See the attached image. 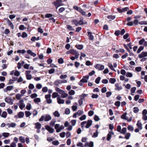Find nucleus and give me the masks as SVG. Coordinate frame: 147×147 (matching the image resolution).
<instances>
[{
	"instance_id": "1",
	"label": "nucleus",
	"mask_w": 147,
	"mask_h": 147,
	"mask_svg": "<svg viewBox=\"0 0 147 147\" xmlns=\"http://www.w3.org/2000/svg\"><path fill=\"white\" fill-rule=\"evenodd\" d=\"M89 76H92V71L90 72L89 73V75H86L82 78L81 80V81L83 83H86L87 82L89 78Z\"/></svg>"
},
{
	"instance_id": "2",
	"label": "nucleus",
	"mask_w": 147,
	"mask_h": 147,
	"mask_svg": "<svg viewBox=\"0 0 147 147\" xmlns=\"http://www.w3.org/2000/svg\"><path fill=\"white\" fill-rule=\"evenodd\" d=\"M61 1L60 0H57L53 2V4L55 5L56 8L57 9L58 7L61 5Z\"/></svg>"
},
{
	"instance_id": "3",
	"label": "nucleus",
	"mask_w": 147,
	"mask_h": 147,
	"mask_svg": "<svg viewBox=\"0 0 147 147\" xmlns=\"http://www.w3.org/2000/svg\"><path fill=\"white\" fill-rule=\"evenodd\" d=\"M129 9L128 7H126L122 9H121L119 8H118L117 9V11L120 13H121L123 12H125V11H127L129 10Z\"/></svg>"
},
{
	"instance_id": "4",
	"label": "nucleus",
	"mask_w": 147,
	"mask_h": 147,
	"mask_svg": "<svg viewBox=\"0 0 147 147\" xmlns=\"http://www.w3.org/2000/svg\"><path fill=\"white\" fill-rule=\"evenodd\" d=\"M94 67L100 70H102L104 68V66L100 64H97Z\"/></svg>"
},
{
	"instance_id": "5",
	"label": "nucleus",
	"mask_w": 147,
	"mask_h": 147,
	"mask_svg": "<svg viewBox=\"0 0 147 147\" xmlns=\"http://www.w3.org/2000/svg\"><path fill=\"white\" fill-rule=\"evenodd\" d=\"M30 71H26L25 72L27 79L28 80H31L32 78V75L30 74Z\"/></svg>"
},
{
	"instance_id": "6",
	"label": "nucleus",
	"mask_w": 147,
	"mask_h": 147,
	"mask_svg": "<svg viewBox=\"0 0 147 147\" xmlns=\"http://www.w3.org/2000/svg\"><path fill=\"white\" fill-rule=\"evenodd\" d=\"M4 19L6 20L7 24H8L10 27L12 28L13 29L14 28V26L11 22L7 18H5Z\"/></svg>"
},
{
	"instance_id": "7",
	"label": "nucleus",
	"mask_w": 147,
	"mask_h": 147,
	"mask_svg": "<svg viewBox=\"0 0 147 147\" xmlns=\"http://www.w3.org/2000/svg\"><path fill=\"white\" fill-rule=\"evenodd\" d=\"M147 56V52H143L140 54L139 55V57L141 58Z\"/></svg>"
},
{
	"instance_id": "8",
	"label": "nucleus",
	"mask_w": 147,
	"mask_h": 147,
	"mask_svg": "<svg viewBox=\"0 0 147 147\" xmlns=\"http://www.w3.org/2000/svg\"><path fill=\"white\" fill-rule=\"evenodd\" d=\"M5 101L6 102L9 103L11 105H12L13 104V102H12V99L11 98L6 97L5 99Z\"/></svg>"
},
{
	"instance_id": "9",
	"label": "nucleus",
	"mask_w": 147,
	"mask_h": 147,
	"mask_svg": "<svg viewBox=\"0 0 147 147\" xmlns=\"http://www.w3.org/2000/svg\"><path fill=\"white\" fill-rule=\"evenodd\" d=\"M13 86H8L6 87V88L4 89V91L5 92H6L7 91L11 90L13 88Z\"/></svg>"
},
{
	"instance_id": "10",
	"label": "nucleus",
	"mask_w": 147,
	"mask_h": 147,
	"mask_svg": "<svg viewBox=\"0 0 147 147\" xmlns=\"http://www.w3.org/2000/svg\"><path fill=\"white\" fill-rule=\"evenodd\" d=\"M57 102L59 104H63L64 102V100L61 99L60 97H58L57 98Z\"/></svg>"
},
{
	"instance_id": "11",
	"label": "nucleus",
	"mask_w": 147,
	"mask_h": 147,
	"mask_svg": "<svg viewBox=\"0 0 147 147\" xmlns=\"http://www.w3.org/2000/svg\"><path fill=\"white\" fill-rule=\"evenodd\" d=\"M136 125L140 130H141L142 129V125L141 123L140 122V120H138L137 121Z\"/></svg>"
},
{
	"instance_id": "12",
	"label": "nucleus",
	"mask_w": 147,
	"mask_h": 147,
	"mask_svg": "<svg viewBox=\"0 0 147 147\" xmlns=\"http://www.w3.org/2000/svg\"><path fill=\"white\" fill-rule=\"evenodd\" d=\"M92 124V120H88V121L85 127L86 128H88L91 126Z\"/></svg>"
},
{
	"instance_id": "13",
	"label": "nucleus",
	"mask_w": 147,
	"mask_h": 147,
	"mask_svg": "<svg viewBox=\"0 0 147 147\" xmlns=\"http://www.w3.org/2000/svg\"><path fill=\"white\" fill-rule=\"evenodd\" d=\"M51 117L50 115H47L45 117V121H47L51 120Z\"/></svg>"
},
{
	"instance_id": "14",
	"label": "nucleus",
	"mask_w": 147,
	"mask_h": 147,
	"mask_svg": "<svg viewBox=\"0 0 147 147\" xmlns=\"http://www.w3.org/2000/svg\"><path fill=\"white\" fill-rule=\"evenodd\" d=\"M55 90L57 92H58L60 94L64 92V91L63 90L60 89L59 88L57 87H56Z\"/></svg>"
},
{
	"instance_id": "15",
	"label": "nucleus",
	"mask_w": 147,
	"mask_h": 147,
	"mask_svg": "<svg viewBox=\"0 0 147 147\" xmlns=\"http://www.w3.org/2000/svg\"><path fill=\"white\" fill-rule=\"evenodd\" d=\"M60 125L59 124H56L55 125V128L56 129V132L58 133L60 131V129H59Z\"/></svg>"
},
{
	"instance_id": "16",
	"label": "nucleus",
	"mask_w": 147,
	"mask_h": 147,
	"mask_svg": "<svg viewBox=\"0 0 147 147\" xmlns=\"http://www.w3.org/2000/svg\"><path fill=\"white\" fill-rule=\"evenodd\" d=\"M115 86L116 87L115 88V90H120L122 88L121 86H119V84L118 83L115 84Z\"/></svg>"
},
{
	"instance_id": "17",
	"label": "nucleus",
	"mask_w": 147,
	"mask_h": 147,
	"mask_svg": "<svg viewBox=\"0 0 147 147\" xmlns=\"http://www.w3.org/2000/svg\"><path fill=\"white\" fill-rule=\"evenodd\" d=\"M35 128L37 129H40L41 127V125L39 122H37L35 124Z\"/></svg>"
},
{
	"instance_id": "18",
	"label": "nucleus",
	"mask_w": 147,
	"mask_h": 147,
	"mask_svg": "<svg viewBox=\"0 0 147 147\" xmlns=\"http://www.w3.org/2000/svg\"><path fill=\"white\" fill-rule=\"evenodd\" d=\"M18 117L19 118H21L23 117L24 115V113L23 112H20L18 114Z\"/></svg>"
},
{
	"instance_id": "19",
	"label": "nucleus",
	"mask_w": 147,
	"mask_h": 147,
	"mask_svg": "<svg viewBox=\"0 0 147 147\" xmlns=\"http://www.w3.org/2000/svg\"><path fill=\"white\" fill-rule=\"evenodd\" d=\"M84 146L85 147L89 146V147H92V141H90L89 143L88 142L86 143Z\"/></svg>"
},
{
	"instance_id": "20",
	"label": "nucleus",
	"mask_w": 147,
	"mask_h": 147,
	"mask_svg": "<svg viewBox=\"0 0 147 147\" xmlns=\"http://www.w3.org/2000/svg\"><path fill=\"white\" fill-rule=\"evenodd\" d=\"M109 82L111 84H114L116 81V80L115 78H110L109 80Z\"/></svg>"
},
{
	"instance_id": "21",
	"label": "nucleus",
	"mask_w": 147,
	"mask_h": 147,
	"mask_svg": "<svg viewBox=\"0 0 147 147\" xmlns=\"http://www.w3.org/2000/svg\"><path fill=\"white\" fill-rule=\"evenodd\" d=\"M58 96H59V95L58 94V93L56 92H53L52 95L53 98H55Z\"/></svg>"
},
{
	"instance_id": "22",
	"label": "nucleus",
	"mask_w": 147,
	"mask_h": 147,
	"mask_svg": "<svg viewBox=\"0 0 147 147\" xmlns=\"http://www.w3.org/2000/svg\"><path fill=\"white\" fill-rule=\"evenodd\" d=\"M53 114L55 117H59L60 116V114L57 111L54 112L53 113Z\"/></svg>"
},
{
	"instance_id": "23",
	"label": "nucleus",
	"mask_w": 147,
	"mask_h": 147,
	"mask_svg": "<svg viewBox=\"0 0 147 147\" xmlns=\"http://www.w3.org/2000/svg\"><path fill=\"white\" fill-rule=\"evenodd\" d=\"M55 69L54 68H52L49 70L48 72L49 74H53L55 72Z\"/></svg>"
},
{
	"instance_id": "24",
	"label": "nucleus",
	"mask_w": 147,
	"mask_h": 147,
	"mask_svg": "<svg viewBox=\"0 0 147 147\" xmlns=\"http://www.w3.org/2000/svg\"><path fill=\"white\" fill-rule=\"evenodd\" d=\"M79 12L81 13L82 15L85 16L86 17L87 16V15L86 14L85 12L81 8L80 9V10L79 11Z\"/></svg>"
},
{
	"instance_id": "25",
	"label": "nucleus",
	"mask_w": 147,
	"mask_h": 147,
	"mask_svg": "<svg viewBox=\"0 0 147 147\" xmlns=\"http://www.w3.org/2000/svg\"><path fill=\"white\" fill-rule=\"evenodd\" d=\"M71 54L74 55L78 54V53L76 50L74 49H71Z\"/></svg>"
},
{
	"instance_id": "26",
	"label": "nucleus",
	"mask_w": 147,
	"mask_h": 147,
	"mask_svg": "<svg viewBox=\"0 0 147 147\" xmlns=\"http://www.w3.org/2000/svg\"><path fill=\"white\" fill-rule=\"evenodd\" d=\"M19 140L22 142L24 143L25 142V139L22 136L19 137Z\"/></svg>"
},
{
	"instance_id": "27",
	"label": "nucleus",
	"mask_w": 147,
	"mask_h": 147,
	"mask_svg": "<svg viewBox=\"0 0 147 147\" xmlns=\"http://www.w3.org/2000/svg\"><path fill=\"white\" fill-rule=\"evenodd\" d=\"M126 114H127V113H125L122 115L121 117V118L123 119H124L126 120H127L128 117H127V118H126Z\"/></svg>"
},
{
	"instance_id": "28",
	"label": "nucleus",
	"mask_w": 147,
	"mask_h": 147,
	"mask_svg": "<svg viewBox=\"0 0 147 147\" xmlns=\"http://www.w3.org/2000/svg\"><path fill=\"white\" fill-rule=\"evenodd\" d=\"M108 66L112 70L115 71H116L115 70L114 68L112 65L111 63H108Z\"/></svg>"
},
{
	"instance_id": "29",
	"label": "nucleus",
	"mask_w": 147,
	"mask_h": 147,
	"mask_svg": "<svg viewBox=\"0 0 147 147\" xmlns=\"http://www.w3.org/2000/svg\"><path fill=\"white\" fill-rule=\"evenodd\" d=\"M131 136V134L129 133H127L126 134L125 138L127 140L129 139L130 137Z\"/></svg>"
},
{
	"instance_id": "30",
	"label": "nucleus",
	"mask_w": 147,
	"mask_h": 147,
	"mask_svg": "<svg viewBox=\"0 0 147 147\" xmlns=\"http://www.w3.org/2000/svg\"><path fill=\"white\" fill-rule=\"evenodd\" d=\"M7 112L6 111H3L2 113L1 116L4 118H5L7 117Z\"/></svg>"
},
{
	"instance_id": "31",
	"label": "nucleus",
	"mask_w": 147,
	"mask_h": 147,
	"mask_svg": "<svg viewBox=\"0 0 147 147\" xmlns=\"http://www.w3.org/2000/svg\"><path fill=\"white\" fill-rule=\"evenodd\" d=\"M144 48V47L142 46L140 47L137 51V53H140L141 51L143 50Z\"/></svg>"
},
{
	"instance_id": "32",
	"label": "nucleus",
	"mask_w": 147,
	"mask_h": 147,
	"mask_svg": "<svg viewBox=\"0 0 147 147\" xmlns=\"http://www.w3.org/2000/svg\"><path fill=\"white\" fill-rule=\"evenodd\" d=\"M67 28L68 29L70 30H74V29L73 28V27L69 25H66Z\"/></svg>"
},
{
	"instance_id": "33",
	"label": "nucleus",
	"mask_w": 147,
	"mask_h": 147,
	"mask_svg": "<svg viewBox=\"0 0 147 147\" xmlns=\"http://www.w3.org/2000/svg\"><path fill=\"white\" fill-rule=\"evenodd\" d=\"M58 63L59 64H62L64 63V60L62 58H60L58 60Z\"/></svg>"
},
{
	"instance_id": "34",
	"label": "nucleus",
	"mask_w": 147,
	"mask_h": 147,
	"mask_svg": "<svg viewBox=\"0 0 147 147\" xmlns=\"http://www.w3.org/2000/svg\"><path fill=\"white\" fill-rule=\"evenodd\" d=\"M126 131L127 130L126 128L123 127L122 128L121 131L120 132L121 133L124 134L126 133Z\"/></svg>"
},
{
	"instance_id": "35",
	"label": "nucleus",
	"mask_w": 147,
	"mask_h": 147,
	"mask_svg": "<svg viewBox=\"0 0 147 147\" xmlns=\"http://www.w3.org/2000/svg\"><path fill=\"white\" fill-rule=\"evenodd\" d=\"M26 52V51L24 49L22 50H19L17 51V53H21L22 54H24Z\"/></svg>"
},
{
	"instance_id": "36",
	"label": "nucleus",
	"mask_w": 147,
	"mask_h": 147,
	"mask_svg": "<svg viewBox=\"0 0 147 147\" xmlns=\"http://www.w3.org/2000/svg\"><path fill=\"white\" fill-rule=\"evenodd\" d=\"M72 22L76 26H77L78 25V21L76 20H73L72 21Z\"/></svg>"
},
{
	"instance_id": "37",
	"label": "nucleus",
	"mask_w": 147,
	"mask_h": 147,
	"mask_svg": "<svg viewBox=\"0 0 147 147\" xmlns=\"http://www.w3.org/2000/svg\"><path fill=\"white\" fill-rule=\"evenodd\" d=\"M88 36H89V39L92 40V33L90 32H87Z\"/></svg>"
},
{
	"instance_id": "38",
	"label": "nucleus",
	"mask_w": 147,
	"mask_h": 147,
	"mask_svg": "<svg viewBox=\"0 0 147 147\" xmlns=\"http://www.w3.org/2000/svg\"><path fill=\"white\" fill-rule=\"evenodd\" d=\"M52 144L55 145H58L59 144V143L58 141V140H56V141H54L52 142Z\"/></svg>"
},
{
	"instance_id": "39",
	"label": "nucleus",
	"mask_w": 147,
	"mask_h": 147,
	"mask_svg": "<svg viewBox=\"0 0 147 147\" xmlns=\"http://www.w3.org/2000/svg\"><path fill=\"white\" fill-rule=\"evenodd\" d=\"M76 47L78 49L81 50L83 49V47L82 45H76Z\"/></svg>"
},
{
	"instance_id": "40",
	"label": "nucleus",
	"mask_w": 147,
	"mask_h": 147,
	"mask_svg": "<svg viewBox=\"0 0 147 147\" xmlns=\"http://www.w3.org/2000/svg\"><path fill=\"white\" fill-rule=\"evenodd\" d=\"M98 132L97 130H96L95 132L92 135V137L96 138L98 136Z\"/></svg>"
},
{
	"instance_id": "41",
	"label": "nucleus",
	"mask_w": 147,
	"mask_h": 147,
	"mask_svg": "<svg viewBox=\"0 0 147 147\" xmlns=\"http://www.w3.org/2000/svg\"><path fill=\"white\" fill-rule=\"evenodd\" d=\"M9 134L8 133L4 132L2 134V135L5 138H7L9 136Z\"/></svg>"
},
{
	"instance_id": "42",
	"label": "nucleus",
	"mask_w": 147,
	"mask_h": 147,
	"mask_svg": "<svg viewBox=\"0 0 147 147\" xmlns=\"http://www.w3.org/2000/svg\"><path fill=\"white\" fill-rule=\"evenodd\" d=\"M25 114L26 117H28L31 115V113L29 111H25Z\"/></svg>"
},
{
	"instance_id": "43",
	"label": "nucleus",
	"mask_w": 147,
	"mask_h": 147,
	"mask_svg": "<svg viewBox=\"0 0 147 147\" xmlns=\"http://www.w3.org/2000/svg\"><path fill=\"white\" fill-rule=\"evenodd\" d=\"M62 82H61V81L60 80H56L55 82V84L57 86H58L59 84H60Z\"/></svg>"
},
{
	"instance_id": "44",
	"label": "nucleus",
	"mask_w": 147,
	"mask_h": 147,
	"mask_svg": "<svg viewBox=\"0 0 147 147\" xmlns=\"http://www.w3.org/2000/svg\"><path fill=\"white\" fill-rule=\"evenodd\" d=\"M40 98H36L34 100V101L35 102H40Z\"/></svg>"
},
{
	"instance_id": "45",
	"label": "nucleus",
	"mask_w": 147,
	"mask_h": 147,
	"mask_svg": "<svg viewBox=\"0 0 147 147\" xmlns=\"http://www.w3.org/2000/svg\"><path fill=\"white\" fill-rule=\"evenodd\" d=\"M134 112L135 113H136L138 112L139 109L138 107H135L134 108Z\"/></svg>"
},
{
	"instance_id": "46",
	"label": "nucleus",
	"mask_w": 147,
	"mask_h": 147,
	"mask_svg": "<svg viewBox=\"0 0 147 147\" xmlns=\"http://www.w3.org/2000/svg\"><path fill=\"white\" fill-rule=\"evenodd\" d=\"M53 16V15L51 13H47L45 14V18H50L51 17Z\"/></svg>"
},
{
	"instance_id": "47",
	"label": "nucleus",
	"mask_w": 147,
	"mask_h": 147,
	"mask_svg": "<svg viewBox=\"0 0 147 147\" xmlns=\"http://www.w3.org/2000/svg\"><path fill=\"white\" fill-rule=\"evenodd\" d=\"M101 78L100 77H98L96 80L95 82L96 84L99 83L100 81V80Z\"/></svg>"
},
{
	"instance_id": "48",
	"label": "nucleus",
	"mask_w": 147,
	"mask_h": 147,
	"mask_svg": "<svg viewBox=\"0 0 147 147\" xmlns=\"http://www.w3.org/2000/svg\"><path fill=\"white\" fill-rule=\"evenodd\" d=\"M114 34L117 36H119L120 34V30H116Z\"/></svg>"
},
{
	"instance_id": "49",
	"label": "nucleus",
	"mask_w": 147,
	"mask_h": 147,
	"mask_svg": "<svg viewBox=\"0 0 147 147\" xmlns=\"http://www.w3.org/2000/svg\"><path fill=\"white\" fill-rule=\"evenodd\" d=\"M107 18L108 19H111L113 20L115 19V16H114L109 15L107 16Z\"/></svg>"
},
{
	"instance_id": "50",
	"label": "nucleus",
	"mask_w": 147,
	"mask_h": 147,
	"mask_svg": "<svg viewBox=\"0 0 147 147\" xmlns=\"http://www.w3.org/2000/svg\"><path fill=\"white\" fill-rule=\"evenodd\" d=\"M114 105L116 106L119 107L120 105V102L119 101H116Z\"/></svg>"
},
{
	"instance_id": "51",
	"label": "nucleus",
	"mask_w": 147,
	"mask_h": 147,
	"mask_svg": "<svg viewBox=\"0 0 147 147\" xmlns=\"http://www.w3.org/2000/svg\"><path fill=\"white\" fill-rule=\"evenodd\" d=\"M127 128L128 130L131 131H133L134 130L133 127L130 125H128Z\"/></svg>"
},
{
	"instance_id": "52",
	"label": "nucleus",
	"mask_w": 147,
	"mask_h": 147,
	"mask_svg": "<svg viewBox=\"0 0 147 147\" xmlns=\"http://www.w3.org/2000/svg\"><path fill=\"white\" fill-rule=\"evenodd\" d=\"M26 109L28 110H30L31 108V104L30 103H28L27 105L26 106Z\"/></svg>"
},
{
	"instance_id": "53",
	"label": "nucleus",
	"mask_w": 147,
	"mask_h": 147,
	"mask_svg": "<svg viewBox=\"0 0 147 147\" xmlns=\"http://www.w3.org/2000/svg\"><path fill=\"white\" fill-rule=\"evenodd\" d=\"M61 97L62 98H65L67 97L68 96V94L66 93H63L61 94Z\"/></svg>"
},
{
	"instance_id": "54",
	"label": "nucleus",
	"mask_w": 147,
	"mask_h": 147,
	"mask_svg": "<svg viewBox=\"0 0 147 147\" xmlns=\"http://www.w3.org/2000/svg\"><path fill=\"white\" fill-rule=\"evenodd\" d=\"M73 8L74 9L76 10L79 11L81 8L78 7V6H74L73 7Z\"/></svg>"
},
{
	"instance_id": "55",
	"label": "nucleus",
	"mask_w": 147,
	"mask_h": 147,
	"mask_svg": "<svg viewBox=\"0 0 147 147\" xmlns=\"http://www.w3.org/2000/svg\"><path fill=\"white\" fill-rule=\"evenodd\" d=\"M135 70L138 72L140 71L142 69V67H137L135 68Z\"/></svg>"
},
{
	"instance_id": "56",
	"label": "nucleus",
	"mask_w": 147,
	"mask_h": 147,
	"mask_svg": "<svg viewBox=\"0 0 147 147\" xmlns=\"http://www.w3.org/2000/svg\"><path fill=\"white\" fill-rule=\"evenodd\" d=\"M37 96V94L36 93H33L30 96V97L32 98H36Z\"/></svg>"
},
{
	"instance_id": "57",
	"label": "nucleus",
	"mask_w": 147,
	"mask_h": 147,
	"mask_svg": "<svg viewBox=\"0 0 147 147\" xmlns=\"http://www.w3.org/2000/svg\"><path fill=\"white\" fill-rule=\"evenodd\" d=\"M21 36L23 38H26L27 36V34L25 32H24L22 33Z\"/></svg>"
},
{
	"instance_id": "58",
	"label": "nucleus",
	"mask_w": 147,
	"mask_h": 147,
	"mask_svg": "<svg viewBox=\"0 0 147 147\" xmlns=\"http://www.w3.org/2000/svg\"><path fill=\"white\" fill-rule=\"evenodd\" d=\"M67 77V75H61L60 76V78L61 79H65Z\"/></svg>"
},
{
	"instance_id": "59",
	"label": "nucleus",
	"mask_w": 147,
	"mask_h": 147,
	"mask_svg": "<svg viewBox=\"0 0 147 147\" xmlns=\"http://www.w3.org/2000/svg\"><path fill=\"white\" fill-rule=\"evenodd\" d=\"M83 98H80L78 102L80 106H81L82 105L83 103Z\"/></svg>"
},
{
	"instance_id": "60",
	"label": "nucleus",
	"mask_w": 147,
	"mask_h": 147,
	"mask_svg": "<svg viewBox=\"0 0 147 147\" xmlns=\"http://www.w3.org/2000/svg\"><path fill=\"white\" fill-rule=\"evenodd\" d=\"M142 114L143 116H145L147 114V110L146 109H144L142 111Z\"/></svg>"
},
{
	"instance_id": "61",
	"label": "nucleus",
	"mask_w": 147,
	"mask_h": 147,
	"mask_svg": "<svg viewBox=\"0 0 147 147\" xmlns=\"http://www.w3.org/2000/svg\"><path fill=\"white\" fill-rule=\"evenodd\" d=\"M48 88L47 87H43L42 89V91L44 92H47L48 91Z\"/></svg>"
},
{
	"instance_id": "62",
	"label": "nucleus",
	"mask_w": 147,
	"mask_h": 147,
	"mask_svg": "<svg viewBox=\"0 0 147 147\" xmlns=\"http://www.w3.org/2000/svg\"><path fill=\"white\" fill-rule=\"evenodd\" d=\"M138 23L140 25H147V21H141L139 22Z\"/></svg>"
},
{
	"instance_id": "63",
	"label": "nucleus",
	"mask_w": 147,
	"mask_h": 147,
	"mask_svg": "<svg viewBox=\"0 0 147 147\" xmlns=\"http://www.w3.org/2000/svg\"><path fill=\"white\" fill-rule=\"evenodd\" d=\"M86 116L85 115H83L82 116L79 118L81 120H84L86 118Z\"/></svg>"
},
{
	"instance_id": "64",
	"label": "nucleus",
	"mask_w": 147,
	"mask_h": 147,
	"mask_svg": "<svg viewBox=\"0 0 147 147\" xmlns=\"http://www.w3.org/2000/svg\"><path fill=\"white\" fill-rule=\"evenodd\" d=\"M107 91V88L105 87L102 88L101 89V92L102 93H105Z\"/></svg>"
}]
</instances>
